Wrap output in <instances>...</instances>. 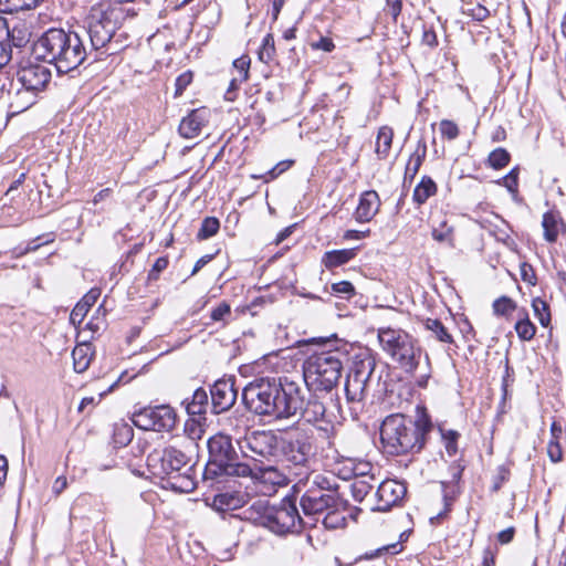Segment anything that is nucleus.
I'll list each match as a JSON object with an SVG mask.
<instances>
[{"instance_id": "58", "label": "nucleus", "mask_w": 566, "mask_h": 566, "mask_svg": "<svg viewBox=\"0 0 566 566\" xmlns=\"http://www.w3.org/2000/svg\"><path fill=\"white\" fill-rule=\"evenodd\" d=\"M293 161L292 160H284V161H281L275 167H273L270 171H269V175L271 176V178H276L277 176H280L282 172H284L285 170H287L291 166H292Z\"/></svg>"}, {"instance_id": "46", "label": "nucleus", "mask_w": 566, "mask_h": 566, "mask_svg": "<svg viewBox=\"0 0 566 566\" xmlns=\"http://www.w3.org/2000/svg\"><path fill=\"white\" fill-rule=\"evenodd\" d=\"M231 314V307L227 302H222L211 311V319L213 322H223Z\"/></svg>"}, {"instance_id": "5", "label": "nucleus", "mask_w": 566, "mask_h": 566, "mask_svg": "<svg viewBox=\"0 0 566 566\" xmlns=\"http://www.w3.org/2000/svg\"><path fill=\"white\" fill-rule=\"evenodd\" d=\"M293 490L294 493L301 494L300 505L306 516L318 515L331 507L342 505L329 479L321 473L305 474V478L297 480Z\"/></svg>"}, {"instance_id": "44", "label": "nucleus", "mask_w": 566, "mask_h": 566, "mask_svg": "<svg viewBox=\"0 0 566 566\" xmlns=\"http://www.w3.org/2000/svg\"><path fill=\"white\" fill-rule=\"evenodd\" d=\"M439 128L442 137L449 140L455 139L460 134L458 125L449 119H442L439 124Z\"/></svg>"}, {"instance_id": "45", "label": "nucleus", "mask_w": 566, "mask_h": 566, "mask_svg": "<svg viewBox=\"0 0 566 566\" xmlns=\"http://www.w3.org/2000/svg\"><path fill=\"white\" fill-rule=\"evenodd\" d=\"M463 12L476 21H484L490 15V11L478 2L468 4Z\"/></svg>"}, {"instance_id": "22", "label": "nucleus", "mask_w": 566, "mask_h": 566, "mask_svg": "<svg viewBox=\"0 0 566 566\" xmlns=\"http://www.w3.org/2000/svg\"><path fill=\"white\" fill-rule=\"evenodd\" d=\"M206 123L207 112L205 109H195L182 118L179 125V133L184 138H195L200 135Z\"/></svg>"}, {"instance_id": "39", "label": "nucleus", "mask_w": 566, "mask_h": 566, "mask_svg": "<svg viewBox=\"0 0 566 566\" xmlns=\"http://www.w3.org/2000/svg\"><path fill=\"white\" fill-rule=\"evenodd\" d=\"M532 307L541 325L547 327L551 323V312L548 304L544 300L536 297L532 302Z\"/></svg>"}, {"instance_id": "12", "label": "nucleus", "mask_w": 566, "mask_h": 566, "mask_svg": "<svg viewBox=\"0 0 566 566\" xmlns=\"http://www.w3.org/2000/svg\"><path fill=\"white\" fill-rule=\"evenodd\" d=\"M237 442L244 458L261 463L273 457L279 446L277 437L271 430L252 431Z\"/></svg>"}, {"instance_id": "2", "label": "nucleus", "mask_w": 566, "mask_h": 566, "mask_svg": "<svg viewBox=\"0 0 566 566\" xmlns=\"http://www.w3.org/2000/svg\"><path fill=\"white\" fill-rule=\"evenodd\" d=\"M378 339L384 352L408 374H415L418 368L423 373L419 375L417 384L426 387L431 376L430 358L416 338L398 328L385 327L378 329Z\"/></svg>"}, {"instance_id": "25", "label": "nucleus", "mask_w": 566, "mask_h": 566, "mask_svg": "<svg viewBox=\"0 0 566 566\" xmlns=\"http://www.w3.org/2000/svg\"><path fill=\"white\" fill-rule=\"evenodd\" d=\"M427 155V144L423 139H420L417 144L415 151L411 154L406 169H405V182H412L413 178L418 174Z\"/></svg>"}, {"instance_id": "8", "label": "nucleus", "mask_w": 566, "mask_h": 566, "mask_svg": "<svg viewBox=\"0 0 566 566\" xmlns=\"http://www.w3.org/2000/svg\"><path fill=\"white\" fill-rule=\"evenodd\" d=\"M284 461L296 472L308 474L310 461L316 453L315 437L308 428H292L281 441Z\"/></svg>"}, {"instance_id": "38", "label": "nucleus", "mask_w": 566, "mask_h": 566, "mask_svg": "<svg viewBox=\"0 0 566 566\" xmlns=\"http://www.w3.org/2000/svg\"><path fill=\"white\" fill-rule=\"evenodd\" d=\"M369 480H374L373 476L356 479L352 484V494L354 499L361 502L373 490V485Z\"/></svg>"}, {"instance_id": "14", "label": "nucleus", "mask_w": 566, "mask_h": 566, "mask_svg": "<svg viewBox=\"0 0 566 566\" xmlns=\"http://www.w3.org/2000/svg\"><path fill=\"white\" fill-rule=\"evenodd\" d=\"M71 32L62 29H49L33 44V53L38 60L53 63L56 57L64 53L66 49V40L71 38Z\"/></svg>"}, {"instance_id": "20", "label": "nucleus", "mask_w": 566, "mask_h": 566, "mask_svg": "<svg viewBox=\"0 0 566 566\" xmlns=\"http://www.w3.org/2000/svg\"><path fill=\"white\" fill-rule=\"evenodd\" d=\"M380 199L375 190L364 191L355 211V219L358 222H369L378 212Z\"/></svg>"}, {"instance_id": "60", "label": "nucleus", "mask_w": 566, "mask_h": 566, "mask_svg": "<svg viewBox=\"0 0 566 566\" xmlns=\"http://www.w3.org/2000/svg\"><path fill=\"white\" fill-rule=\"evenodd\" d=\"M496 552L490 547L483 551L482 566H495Z\"/></svg>"}, {"instance_id": "34", "label": "nucleus", "mask_w": 566, "mask_h": 566, "mask_svg": "<svg viewBox=\"0 0 566 566\" xmlns=\"http://www.w3.org/2000/svg\"><path fill=\"white\" fill-rule=\"evenodd\" d=\"M208 407V394L205 389L198 388L192 394V398L186 405L187 412L192 416H201Z\"/></svg>"}, {"instance_id": "21", "label": "nucleus", "mask_w": 566, "mask_h": 566, "mask_svg": "<svg viewBox=\"0 0 566 566\" xmlns=\"http://www.w3.org/2000/svg\"><path fill=\"white\" fill-rule=\"evenodd\" d=\"M542 227L544 239L548 243H555L559 235L566 234V223L558 211H547L543 214Z\"/></svg>"}, {"instance_id": "36", "label": "nucleus", "mask_w": 566, "mask_h": 566, "mask_svg": "<svg viewBox=\"0 0 566 566\" xmlns=\"http://www.w3.org/2000/svg\"><path fill=\"white\" fill-rule=\"evenodd\" d=\"M326 511L327 513L323 518V524L326 528L336 530L345 526L346 517L344 511L339 510V506L331 507Z\"/></svg>"}, {"instance_id": "35", "label": "nucleus", "mask_w": 566, "mask_h": 566, "mask_svg": "<svg viewBox=\"0 0 566 566\" xmlns=\"http://www.w3.org/2000/svg\"><path fill=\"white\" fill-rule=\"evenodd\" d=\"M134 437L133 428L126 422H118L114 424L113 440L116 446H127Z\"/></svg>"}, {"instance_id": "33", "label": "nucleus", "mask_w": 566, "mask_h": 566, "mask_svg": "<svg viewBox=\"0 0 566 566\" xmlns=\"http://www.w3.org/2000/svg\"><path fill=\"white\" fill-rule=\"evenodd\" d=\"M437 192L436 182L428 176H423L421 181L417 185L413 190V201L418 205L424 203L430 197Z\"/></svg>"}, {"instance_id": "29", "label": "nucleus", "mask_w": 566, "mask_h": 566, "mask_svg": "<svg viewBox=\"0 0 566 566\" xmlns=\"http://www.w3.org/2000/svg\"><path fill=\"white\" fill-rule=\"evenodd\" d=\"M394 138V130L388 126H381L376 138L375 153L379 159H386L389 156Z\"/></svg>"}, {"instance_id": "30", "label": "nucleus", "mask_w": 566, "mask_h": 566, "mask_svg": "<svg viewBox=\"0 0 566 566\" xmlns=\"http://www.w3.org/2000/svg\"><path fill=\"white\" fill-rule=\"evenodd\" d=\"M356 255V249H343L328 251L323 256V263L327 269L343 265Z\"/></svg>"}, {"instance_id": "53", "label": "nucleus", "mask_w": 566, "mask_h": 566, "mask_svg": "<svg viewBox=\"0 0 566 566\" xmlns=\"http://www.w3.org/2000/svg\"><path fill=\"white\" fill-rule=\"evenodd\" d=\"M521 276L524 282L535 285L536 276H535V272H534V269L532 268V265H530L527 263H522L521 264Z\"/></svg>"}, {"instance_id": "26", "label": "nucleus", "mask_w": 566, "mask_h": 566, "mask_svg": "<svg viewBox=\"0 0 566 566\" xmlns=\"http://www.w3.org/2000/svg\"><path fill=\"white\" fill-rule=\"evenodd\" d=\"M38 93L25 87L19 88L10 101V111L12 115L20 114L29 109L36 102Z\"/></svg>"}, {"instance_id": "32", "label": "nucleus", "mask_w": 566, "mask_h": 566, "mask_svg": "<svg viewBox=\"0 0 566 566\" xmlns=\"http://www.w3.org/2000/svg\"><path fill=\"white\" fill-rule=\"evenodd\" d=\"M11 57L10 29L4 20H0V69L6 66Z\"/></svg>"}, {"instance_id": "17", "label": "nucleus", "mask_w": 566, "mask_h": 566, "mask_svg": "<svg viewBox=\"0 0 566 566\" xmlns=\"http://www.w3.org/2000/svg\"><path fill=\"white\" fill-rule=\"evenodd\" d=\"M406 486L403 483L396 480H386L381 482L375 493L376 496V511L386 512L397 503H399L406 495Z\"/></svg>"}, {"instance_id": "59", "label": "nucleus", "mask_w": 566, "mask_h": 566, "mask_svg": "<svg viewBox=\"0 0 566 566\" xmlns=\"http://www.w3.org/2000/svg\"><path fill=\"white\" fill-rule=\"evenodd\" d=\"M514 534H515V528L514 527H507V528L501 531L497 534V541L502 545L509 544V543L512 542V539L514 537Z\"/></svg>"}, {"instance_id": "56", "label": "nucleus", "mask_w": 566, "mask_h": 566, "mask_svg": "<svg viewBox=\"0 0 566 566\" xmlns=\"http://www.w3.org/2000/svg\"><path fill=\"white\" fill-rule=\"evenodd\" d=\"M192 80V74L190 72H186L180 74L176 80V95H180L184 90L190 84Z\"/></svg>"}, {"instance_id": "57", "label": "nucleus", "mask_w": 566, "mask_h": 566, "mask_svg": "<svg viewBox=\"0 0 566 566\" xmlns=\"http://www.w3.org/2000/svg\"><path fill=\"white\" fill-rule=\"evenodd\" d=\"M41 237H38L36 239L30 241L23 250L17 253V256H21L30 252L36 251L42 244H48L53 241V238H48L44 242L38 243Z\"/></svg>"}, {"instance_id": "3", "label": "nucleus", "mask_w": 566, "mask_h": 566, "mask_svg": "<svg viewBox=\"0 0 566 566\" xmlns=\"http://www.w3.org/2000/svg\"><path fill=\"white\" fill-rule=\"evenodd\" d=\"M431 428L432 424L427 416L412 421L400 413L390 415L381 423L380 441L384 449L392 455L419 452Z\"/></svg>"}, {"instance_id": "18", "label": "nucleus", "mask_w": 566, "mask_h": 566, "mask_svg": "<svg viewBox=\"0 0 566 566\" xmlns=\"http://www.w3.org/2000/svg\"><path fill=\"white\" fill-rule=\"evenodd\" d=\"M18 80L23 87L39 93L50 83L51 72L45 65L29 64L18 72Z\"/></svg>"}, {"instance_id": "49", "label": "nucleus", "mask_w": 566, "mask_h": 566, "mask_svg": "<svg viewBox=\"0 0 566 566\" xmlns=\"http://www.w3.org/2000/svg\"><path fill=\"white\" fill-rule=\"evenodd\" d=\"M244 76H233L232 80L230 81V84H229V87L224 94V98L227 101H234L235 99V92L239 90V87L241 86L242 83H244Z\"/></svg>"}, {"instance_id": "41", "label": "nucleus", "mask_w": 566, "mask_h": 566, "mask_svg": "<svg viewBox=\"0 0 566 566\" xmlns=\"http://www.w3.org/2000/svg\"><path fill=\"white\" fill-rule=\"evenodd\" d=\"M515 310L516 303L507 296H501L493 302V312L495 315L509 316Z\"/></svg>"}, {"instance_id": "27", "label": "nucleus", "mask_w": 566, "mask_h": 566, "mask_svg": "<svg viewBox=\"0 0 566 566\" xmlns=\"http://www.w3.org/2000/svg\"><path fill=\"white\" fill-rule=\"evenodd\" d=\"M99 292L91 290L84 297L75 305L70 315V321L73 325H80L86 316L90 308L95 304Z\"/></svg>"}, {"instance_id": "10", "label": "nucleus", "mask_w": 566, "mask_h": 566, "mask_svg": "<svg viewBox=\"0 0 566 566\" xmlns=\"http://www.w3.org/2000/svg\"><path fill=\"white\" fill-rule=\"evenodd\" d=\"M375 369L371 358L360 359L353 364L345 381L344 391L346 402L354 412L363 409L366 398L367 385Z\"/></svg>"}, {"instance_id": "9", "label": "nucleus", "mask_w": 566, "mask_h": 566, "mask_svg": "<svg viewBox=\"0 0 566 566\" xmlns=\"http://www.w3.org/2000/svg\"><path fill=\"white\" fill-rule=\"evenodd\" d=\"M210 465H216L221 472L228 475L249 476L252 469L238 462V457L231 443L230 437L216 434L208 441Z\"/></svg>"}, {"instance_id": "7", "label": "nucleus", "mask_w": 566, "mask_h": 566, "mask_svg": "<svg viewBox=\"0 0 566 566\" xmlns=\"http://www.w3.org/2000/svg\"><path fill=\"white\" fill-rule=\"evenodd\" d=\"M124 18V10L117 4L98 3L92 7L86 19L92 46L95 50L105 46L114 36Z\"/></svg>"}, {"instance_id": "51", "label": "nucleus", "mask_w": 566, "mask_h": 566, "mask_svg": "<svg viewBox=\"0 0 566 566\" xmlns=\"http://www.w3.org/2000/svg\"><path fill=\"white\" fill-rule=\"evenodd\" d=\"M167 266H168V259H167V258H165V256H160V258H158V259L155 261V263H154V265H153L151 270L149 271L148 277H149L150 280H157V279H158V276H159V273H160L161 271H164Z\"/></svg>"}, {"instance_id": "24", "label": "nucleus", "mask_w": 566, "mask_h": 566, "mask_svg": "<svg viewBox=\"0 0 566 566\" xmlns=\"http://www.w3.org/2000/svg\"><path fill=\"white\" fill-rule=\"evenodd\" d=\"M244 504L245 495L234 492L219 493L212 500V507L219 512L234 511Z\"/></svg>"}, {"instance_id": "16", "label": "nucleus", "mask_w": 566, "mask_h": 566, "mask_svg": "<svg viewBox=\"0 0 566 566\" xmlns=\"http://www.w3.org/2000/svg\"><path fill=\"white\" fill-rule=\"evenodd\" d=\"M211 403L214 413L228 411L235 402L238 390L234 388V379H219L210 390Z\"/></svg>"}, {"instance_id": "11", "label": "nucleus", "mask_w": 566, "mask_h": 566, "mask_svg": "<svg viewBox=\"0 0 566 566\" xmlns=\"http://www.w3.org/2000/svg\"><path fill=\"white\" fill-rule=\"evenodd\" d=\"M263 524L279 535L300 532L303 520L296 507V499L284 497L277 506L268 509L263 516Z\"/></svg>"}, {"instance_id": "40", "label": "nucleus", "mask_w": 566, "mask_h": 566, "mask_svg": "<svg viewBox=\"0 0 566 566\" xmlns=\"http://www.w3.org/2000/svg\"><path fill=\"white\" fill-rule=\"evenodd\" d=\"M220 228V222L214 217H207L201 223V228L198 231L197 238L205 240L214 235Z\"/></svg>"}, {"instance_id": "64", "label": "nucleus", "mask_w": 566, "mask_h": 566, "mask_svg": "<svg viewBox=\"0 0 566 566\" xmlns=\"http://www.w3.org/2000/svg\"><path fill=\"white\" fill-rule=\"evenodd\" d=\"M213 259V254H206L201 256L195 264L191 275H196L206 264H208Z\"/></svg>"}, {"instance_id": "15", "label": "nucleus", "mask_w": 566, "mask_h": 566, "mask_svg": "<svg viewBox=\"0 0 566 566\" xmlns=\"http://www.w3.org/2000/svg\"><path fill=\"white\" fill-rule=\"evenodd\" d=\"M70 38L64 53L52 63L60 73H69L77 69L86 59V49L80 35L71 32Z\"/></svg>"}, {"instance_id": "52", "label": "nucleus", "mask_w": 566, "mask_h": 566, "mask_svg": "<svg viewBox=\"0 0 566 566\" xmlns=\"http://www.w3.org/2000/svg\"><path fill=\"white\" fill-rule=\"evenodd\" d=\"M517 176H518L517 169H513L503 178L504 186L511 192L517 191V187H518Z\"/></svg>"}, {"instance_id": "6", "label": "nucleus", "mask_w": 566, "mask_h": 566, "mask_svg": "<svg viewBox=\"0 0 566 566\" xmlns=\"http://www.w3.org/2000/svg\"><path fill=\"white\" fill-rule=\"evenodd\" d=\"M342 370L343 364L338 352L314 353L304 361V382L311 392L327 395L337 385Z\"/></svg>"}, {"instance_id": "50", "label": "nucleus", "mask_w": 566, "mask_h": 566, "mask_svg": "<svg viewBox=\"0 0 566 566\" xmlns=\"http://www.w3.org/2000/svg\"><path fill=\"white\" fill-rule=\"evenodd\" d=\"M10 41L11 48H21L28 42V38L23 30L13 28L12 30H10Z\"/></svg>"}, {"instance_id": "28", "label": "nucleus", "mask_w": 566, "mask_h": 566, "mask_svg": "<svg viewBox=\"0 0 566 566\" xmlns=\"http://www.w3.org/2000/svg\"><path fill=\"white\" fill-rule=\"evenodd\" d=\"M73 367L78 374L84 373L92 361L93 352L90 344H78L72 352Z\"/></svg>"}, {"instance_id": "48", "label": "nucleus", "mask_w": 566, "mask_h": 566, "mask_svg": "<svg viewBox=\"0 0 566 566\" xmlns=\"http://www.w3.org/2000/svg\"><path fill=\"white\" fill-rule=\"evenodd\" d=\"M547 454L552 462L557 463L563 460V450L559 441L551 440L547 444Z\"/></svg>"}, {"instance_id": "63", "label": "nucleus", "mask_w": 566, "mask_h": 566, "mask_svg": "<svg viewBox=\"0 0 566 566\" xmlns=\"http://www.w3.org/2000/svg\"><path fill=\"white\" fill-rule=\"evenodd\" d=\"M67 486V480L65 476L61 475V476H57L53 483V492L59 495L61 494Z\"/></svg>"}, {"instance_id": "55", "label": "nucleus", "mask_w": 566, "mask_h": 566, "mask_svg": "<svg viewBox=\"0 0 566 566\" xmlns=\"http://www.w3.org/2000/svg\"><path fill=\"white\" fill-rule=\"evenodd\" d=\"M332 291L336 294L352 295L354 294V286L350 282L342 281L332 284Z\"/></svg>"}, {"instance_id": "31", "label": "nucleus", "mask_w": 566, "mask_h": 566, "mask_svg": "<svg viewBox=\"0 0 566 566\" xmlns=\"http://www.w3.org/2000/svg\"><path fill=\"white\" fill-rule=\"evenodd\" d=\"M518 315L520 317L514 325V329L521 340L528 342L535 336L536 327L530 321L528 314L524 308L518 312Z\"/></svg>"}, {"instance_id": "4", "label": "nucleus", "mask_w": 566, "mask_h": 566, "mask_svg": "<svg viewBox=\"0 0 566 566\" xmlns=\"http://www.w3.org/2000/svg\"><path fill=\"white\" fill-rule=\"evenodd\" d=\"M189 458L175 447L154 449L147 457V468L150 473L160 479H168V485L180 493H188L195 489V481L184 470Z\"/></svg>"}, {"instance_id": "43", "label": "nucleus", "mask_w": 566, "mask_h": 566, "mask_svg": "<svg viewBox=\"0 0 566 566\" xmlns=\"http://www.w3.org/2000/svg\"><path fill=\"white\" fill-rule=\"evenodd\" d=\"M510 154L504 148H496L489 155V165L494 169H501L510 163Z\"/></svg>"}, {"instance_id": "42", "label": "nucleus", "mask_w": 566, "mask_h": 566, "mask_svg": "<svg viewBox=\"0 0 566 566\" xmlns=\"http://www.w3.org/2000/svg\"><path fill=\"white\" fill-rule=\"evenodd\" d=\"M275 54L274 38L271 33L263 38L262 45L259 51V59L264 63L272 61Z\"/></svg>"}, {"instance_id": "61", "label": "nucleus", "mask_w": 566, "mask_h": 566, "mask_svg": "<svg viewBox=\"0 0 566 566\" xmlns=\"http://www.w3.org/2000/svg\"><path fill=\"white\" fill-rule=\"evenodd\" d=\"M312 46L314 49L323 50L325 52H331L335 48L333 41L328 38H321L319 41L313 43Z\"/></svg>"}, {"instance_id": "37", "label": "nucleus", "mask_w": 566, "mask_h": 566, "mask_svg": "<svg viewBox=\"0 0 566 566\" xmlns=\"http://www.w3.org/2000/svg\"><path fill=\"white\" fill-rule=\"evenodd\" d=\"M424 328L427 331H430L438 340L443 343H452L453 338L448 333L447 328L443 326V324L439 319L428 318L423 323Z\"/></svg>"}, {"instance_id": "23", "label": "nucleus", "mask_w": 566, "mask_h": 566, "mask_svg": "<svg viewBox=\"0 0 566 566\" xmlns=\"http://www.w3.org/2000/svg\"><path fill=\"white\" fill-rule=\"evenodd\" d=\"M323 394L312 392L306 403L303 401V406L298 411H302V416L307 422H317L325 419L326 407L323 401Z\"/></svg>"}, {"instance_id": "19", "label": "nucleus", "mask_w": 566, "mask_h": 566, "mask_svg": "<svg viewBox=\"0 0 566 566\" xmlns=\"http://www.w3.org/2000/svg\"><path fill=\"white\" fill-rule=\"evenodd\" d=\"M254 479L260 481L263 484H269L272 488L287 485L292 478L301 476L302 472L293 471L292 468L289 467L287 470L280 469L275 465H260L252 470Z\"/></svg>"}, {"instance_id": "13", "label": "nucleus", "mask_w": 566, "mask_h": 566, "mask_svg": "<svg viewBox=\"0 0 566 566\" xmlns=\"http://www.w3.org/2000/svg\"><path fill=\"white\" fill-rule=\"evenodd\" d=\"M133 423L142 430L170 431L177 422L175 410L166 405L147 407L133 415Z\"/></svg>"}, {"instance_id": "47", "label": "nucleus", "mask_w": 566, "mask_h": 566, "mask_svg": "<svg viewBox=\"0 0 566 566\" xmlns=\"http://www.w3.org/2000/svg\"><path fill=\"white\" fill-rule=\"evenodd\" d=\"M233 69L237 72L235 76H244V81L249 77L250 59L245 55L234 60Z\"/></svg>"}, {"instance_id": "62", "label": "nucleus", "mask_w": 566, "mask_h": 566, "mask_svg": "<svg viewBox=\"0 0 566 566\" xmlns=\"http://www.w3.org/2000/svg\"><path fill=\"white\" fill-rule=\"evenodd\" d=\"M509 471L504 468H500L499 474L495 478L494 484H493V491H499L502 484L507 480Z\"/></svg>"}, {"instance_id": "54", "label": "nucleus", "mask_w": 566, "mask_h": 566, "mask_svg": "<svg viewBox=\"0 0 566 566\" xmlns=\"http://www.w3.org/2000/svg\"><path fill=\"white\" fill-rule=\"evenodd\" d=\"M386 10L396 21L402 10V0H386Z\"/></svg>"}, {"instance_id": "1", "label": "nucleus", "mask_w": 566, "mask_h": 566, "mask_svg": "<svg viewBox=\"0 0 566 566\" xmlns=\"http://www.w3.org/2000/svg\"><path fill=\"white\" fill-rule=\"evenodd\" d=\"M242 401L254 415L289 419L302 408L303 395L300 384L289 377H262L243 388Z\"/></svg>"}]
</instances>
